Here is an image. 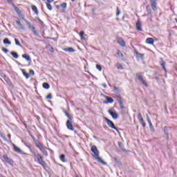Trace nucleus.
<instances>
[{"label": "nucleus", "mask_w": 177, "mask_h": 177, "mask_svg": "<svg viewBox=\"0 0 177 177\" xmlns=\"http://www.w3.org/2000/svg\"><path fill=\"white\" fill-rule=\"evenodd\" d=\"M91 151L95 154V160H97V161H98V162H100L103 165H106L107 164L106 163V162L102 160V158H100V156H99V150H97V147L96 146H93L91 147Z\"/></svg>", "instance_id": "nucleus-1"}, {"label": "nucleus", "mask_w": 177, "mask_h": 177, "mask_svg": "<svg viewBox=\"0 0 177 177\" xmlns=\"http://www.w3.org/2000/svg\"><path fill=\"white\" fill-rule=\"evenodd\" d=\"M25 22L28 26L29 28L32 30V32H33L34 35H38V32H37V30L35 29V27H34V25L31 24V22L29 21H27V19H25Z\"/></svg>", "instance_id": "nucleus-2"}, {"label": "nucleus", "mask_w": 177, "mask_h": 177, "mask_svg": "<svg viewBox=\"0 0 177 177\" xmlns=\"http://www.w3.org/2000/svg\"><path fill=\"white\" fill-rule=\"evenodd\" d=\"M105 120L106 122L108 127H110V128H112V129H115V131H118V129H117V127H115V125L114 124L113 121L110 120L107 118H105Z\"/></svg>", "instance_id": "nucleus-3"}, {"label": "nucleus", "mask_w": 177, "mask_h": 177, "mask_svg": "<svg viewBox=\"0 0 177 177\" xmlns=\"http://www.w3.org/2000/svg\"><path fill=\"white\" fill-rule=\"evenodd\" d=\"M109 114L111 115V116L112 117V118H113V120H117V118H118V113H117V112H115V111L113 109H111L108 111Z\"/></svg>", "instance_id": "nucleus-4"}, {"label": "nucleus", "mask_w": 177, "mask_h": 177, "mask_svg": "<svg viewBox=\"0 0 177 177\" xmlns=\"http://www.w3.org/2000/svg\"><path fill=\"white\" fill-rule=\"evenodd\" d=\"M147 117V121L149 123V128L152 132H154V127H153V124L151 123V120L150 119V116L149 115L146 114L145 115Z\"/></svg>", "instance_id": "nucleus-5"}, {"label": "nucleus", "mask_w": 177, "mask_h": 177, "mask_svg": "<svg viewBox=\"0 0 177 177\" xmlns=\"http://www.w3.org/2000/svg\"><path fill=\"white\" fill-rule=\"evenodd\" d=\"M137 77L139 81H140L142 84L145 85V86H149V84H147V82L144 80L143 77H142V75H140V73H137Z\"/></svg>", "instance_id": "nucleus-6"}, {"label": "nucleus", "mask_w": 177, "mask_h": 177, "mask_svg": "<svg viewBox=\"0 0 177 177\" xmlns=\"http://www.w3.org/2000/svg\"><path fill=\"white\" fill-rule=\"evenodd\" d=\"M138 120L140 121V124L145 128L146 127V122H145V120H143V117L142 116V113H139L138 115Z\"/></svg>", "instance_id": "nucleus-7"}, {"label": "nucleus", "mask_w": 177, "mask_h": 177, "mask_svg": "<svg viewBox=\"0 0 177 177\" xmlns=\"http://www.w3.org/2000/svg\"><path fill=\"white\" fill-rule=\"evenodd\" d=\"M66 127L68 129H70L71 131H74V127H73L72 119H70L66 121Z\"/></svg>", "instance_id": "nucleus-8"}, {"label": "nucleus", "mask_w": 177, "mask_h": 177, "mask_svg": "<svg viewBox=\"0 0 177 177\" xmlns=\"http://www.w3.org/2000/svg\"><path fill=\"white\" fill-rule=\"evenodd\" d=\"M37 161L39 164H40V165L43 166L44 168L46 167V163L45 162V161H44V158L42 156H41L40 158H38Z\"/></svg>", "instance_id": "nucleus-9"}, {"label": "nucleus", "mask_w": 177, "mask_h": 177, "mask_svg": "<svg viewBox=\"0 0 177 177\" xmlns=\"http://www.w3.org/2000/svg\"><path fill=\"white\" fill-rule=\"evenodd\" d=\"M117 42L119 45H121V46H125V41H124V39L122 37H117Z\"/></svg>", "instance_id": "nucleus-10"}, {"label": "nucleus", "mask_w": 177, "mask_h": 177, "mask_svg": "<svg viewBox=\"0 0 177 177\" xmlns=\"http://www.w3.org/2000/svg\"><path fill=\"white\" fill-rule=\"evenodd\" d=\"M146 43L149 44V45H153L154 40L153 39V38H147L146 39Z\"/></svg>", "instance_id": "nucleus-11"}, {"label": "nucleus", "mask_w": 177, "mask_h": 177, "mask_svg": "<svg viewBox=\"0 0 177 177\" xmlns=\"http://www.w3.org/2000/svg\"><path fill=\"white\" fill-rule=\"evenodd\" d=\"M22 57L25 59L27 62H31V57H30V55L27 54L22 55Z\"/></svg>", "instance_id": "nucleus-12"}, {"label": "nucleus", "mask_w": 177, "mask_h": 177, "mask_svg": "<svg viewBox=\"0 0 177 177\" xmlns=\"http://www.w3.org/2000/svg\"><path fill=\"white\" fill-rule=\"evenodd\" d=\"M118 101L119 102L120 109H122V110L124 109V103L122 102V100H121V97L118 98Z\"/></svg>", "instance_id": "nucleus-13"}, {"label": "nucleus", "mask_w": 177, "mask_h": 177, "mask_svg": "<svg viewBox=\"0 0 177 177\" xmlns=\"http://www.w3.org/2000/svg\"><path fill=\"white\" fill-rule=\"evenodd\" d=\"M156 0H151V5L152 6L153 10H156V9H157V8L156 7Z\"/></svg>", "instance_id": "nucleus-14"}, {"label": "nucleus", "mask_w": 177, "mask_h": 177, "mask_svg": "<svg viewBox=\"0 0 177 177\" xmlns=\"http://www.w3.org/2000/svg\"><path fill=\"white\" fill-rule=\"evenodd\" d=\"M63 50H64V52H69V53H73V52H75V50H74L73 48H63Z\"/></svg>", "instance_id": "nucleus-15"}, {"label": "nucleus", "mask_w": 177, "mask_h": 177, "mask_svg": "<svg viewBox=\"0 0 177 177\" xmlns=\"http://www.w3.org/2000/svg\"><path fill=\"white\" fill-rule=\"evenodd\" d=\"M16 23L19 28H21V30H26V28L23 26V24H21V22H20V21H16Z\"/></svg>", "instance_id": "nucleus-16"}, {"label": "nucleus", "mask_w": 177, "mask_h": 177, "mask_svg": "<svg viewBox=\"0 0 177 177\" xmlns=\"http://www.w3.org/2000/svg\"><path fill=\"white\" fill-rule=\"evenodd\" d=\"M160 66H162V67L163 70H165V71H167V69L165 68V62H164L162 58H160Z\"/></svg>", "instance_id": "nucleus-17"}, {"label": "nucleus", "mask_w": 177, "mask_h": 177, "mask_svg": "<svg viewBox=\"0 0 177 177\" xmlns=\"http://www.w3.org/2000/svg\"><path fill=\"white\" fill-rule=\"evenodd\" d=\"M32 10L35 13V15H38V8H37V6L32 5Z\"/></svg>", "instance_id": "nucleus-18"}, {"label": "nucleus", "mask_w": 177, "mask_h": 177, "mask_svg": "<svg viewBox=\"0 0 177 177\" xmlns=\"http://www.w3.org/2000/svg\"><path fill=\"white\" fill-rule=\"evenodd\" d=\"M136 28L138 31H142V25H140V21H138L136 24Z\"/></svg>", "instance_id": "nucleus-19"}, {"label": "nucleus", "mask_w": 177, "mask_h": 177, "mask_svg": "<svg viewBox=\"0 0 177 177\" xmlns=\"http://www.w3.org/2000/svg\"><path fill=\"white\" fill-rule=\"evenodd\" d=\"M3 158L6 160V161H7V162H8V164H10V162H12V159L9 158L8 156L3 155Z\"/></svg>", "instance_id": "nucleus-20"}, {"label": "nucleus", "mask_w": 177, "mask_h": 177, "mask_svg": "<svg viewBox=\"0 0 177 177\" xmlns=\"http://www.w3.org/2000/svg\"><path fill=\"white\" fill-rule=\"evenodd\" d=\"M114 100L111 98V97H106V102L105 103H113Z\"/></svg>", "instance_id": "nucleus-21"}, {"label": "nucleus", "mask_w": 177, "mask_h": 177, "mask_svg": "<svg viewBox=\"0 0 177 177\" xmlns=\"http://www.w3.org/2000/svg\"><path fill=\"white\" fill-rule=\"evenodd\" d=\"M22 74H24V77L28 80V78H30V75L24 71V69H22Z\"/></svg>", "instance_id": "nucleus-22"}, {"label": "nucleus", "mask_w": 177, "mask_h": 177, "mask_svg": "<svg viewBox=\"0 0 177 177\" xmlns=\"http://www.w3.org/2000/svg\"><path fill=\"white\" fill-rule=\"evenodd\" d=\"M14 9L19 16L22 13L21 10H20V9H19V8H17V6H14Z\"/></svg>", "instance_id": "nucleus-23"}, {"label": "nucleus", "mask_w": 177, "mask_h": 177, "mask_svg": "<svg viewBox=\"0 0 177 177\" xmlns=\"http://www.w3.org/2000/svg\"><path fill=\"white\" fill-rule=\"evenodd\" d=\"M3 44H5V45H10L12 44V42H10V41H9V39L6 38L3 39Z\"/></svg>", "instance_id": "nucleus-24"}, {"label": "nucleus", "mask_w": 177, "mask_h": 177, "mask_svg": "<svg viewBox=\"0 0 177 177\" xmlns=\"http://www.w3.org/2000/svg\"><path fill=\"white\" fill-rule=\"evenodd\" d=\"M11 55L15 59H19V55L17 54V53L12 51Z\"/></svg>", "instance_id": "nucleus-25"}, {"label": "nucleus", "mask_w": 177, "mask_h": 177, "mask_svg": "<svg viewBox=\"0 0 177 177\" xmlns=\"http://www.w3.org/2000/svg\"><path fill=\"white\" fill-rule=\"evenodd\" d=\"M32 154H33L35 158H37V160H38V158H40V157H42V156H41V154L36 153V152H33Z\"/></svg>", "instance_id": "nucleus-26"}, {"label": "nucleus", "mask_w": 177, "mask_h": 177, "mask_svg": "<svg viewBox=\"0 0 177 177\" xmlns=\"http://www.w3.org/2000/svg\"><path fill=\"white\" fill-rule=\"evenodd\" d=\"M59 158H60L61 161H62V162H66V156H64V154H62L59 156Z\"/></svg>", "instance_id": "nucleus-27"}, {"label": "nucleus", "mask_w": 177, "mask_h": 177, "mask_svg": "<svg viewBox=\"0 0 177 177\" xmlns=\"http://www.w3.org/2000/svg\"><path fill=\"white\" fill-rule=\"evenodd\" d=\"M84 34H85L84 32V31H81L80 32V34H79V35L80 36V38H82V39H86V37H85L84 36Z\"/></svg>", "instance_id": "nucleus-28"}, {"label": "nucleus", "mask_w": 177, "mask_h": 177, "mask_svg": "<svg viewBox=\"0 0 177 177\" xmlns=\"http://www.w3.org/2000/svg\"><path fill=\"white\" fill-rule=\"evenodd\" d=\"M43 88H44V89H49V88H50V86L48 83H44Z\"/></svg>", "instance_id": "nucleus-29"}, {"label": "nucleus", "mask_w": 177, "mask_h": 177, "mask_svg": "<svg viewBox=\"0 0 177 177\" xmlns=\"http://www.w3.org/2000/svg\"><path fill=\"white\" fill-rule=\"evenodd\" d=\"M37 147H38V149H39V150L41 151L42 149H44V147H42V145H41V143L38 142L36 144Z\"/></svg>", "instance_id": "nucleus-30"}, {"label": "nucleus", "mask_w": 177, "mask_h": 177, "mask_svg": "<svg viewBox=\"0 0 177 177\" xmlns=\"http://www.w3.org/2000/svg\"><path fill=\"white\" fill-rule=\"evenodd\" d=\"M14 149L15 150V151H17L18 153H21V149H20V148L16 147V145H14Z\"/></svg>", "instance_id": "nucleus-31"}, {"label": "nucleus", "mask_w": 177, "mask_h": 177, "mask_svg": "<svg viewBox=\"0 0 177 177\" xmlns=\"http://www.w3.org/2000/svg\"><path fill=\"white\" fill-rule=\"evenodd\" d=\"M41 151L43 153V154H44V156H46V157H48V151H46L45 149L43 148Z\"/></svg>", "instance_id": "nucleus-32"}, {"label": "nucleus", "mask_w": 177, "mask_h": 177, "mask_svg": "<svg viewBox=\"0 0 177 177\" xmlns=\"http://www.w3.org/2000/svg\"><path fill=\"white\" fill-rule=\"evenodd\" d=\"M47 8L48 9V10H52L53 9V8L52 7V5L49 4V3H46Z\"/></svg>", "instance_id": "nucleus-33"}, {"label": "nucleus", "mask_w": 177, "mask_h": 177, "mask_svg": "<svg viewBox=\"0 0 177 177\" xmlns=\"http://www.w3.org/2000/svg\"><path fill=\"white\" fill-rule=\"evenodd\" d=\"M147 10L149 15H151V9L150 8V6H147Z\"/></svg>", "instance_id": "nucleus-34"}, {"label": "nucleus", "mask_w": 177, "mask_h": 177, "mask_svg": "<svg viewBox=\"0 0 177 177\" xmlns=\"http://www.w3.org/2000/svg\"><path fill=\"white\" fill-rule=\"evenodd\" d=\"M119 147L121 148L122 150H125V148L124 147V145L122 144V142H118Z\"/></svg>", "instance_id": "nucleus-35"}, {"label": "nucleus", "mask_w": 177, "mask_h": 177, "mask_svg": "<svg viewBox=\"0 0 177 177\" xmlns=\"http://www.w3.org/2000/svg\"><path fill=\"white\" fill-rule=\"evenodd\" d=\"M15 44L17 45L18 46H21V44H20V41H19V39H15Z\"/></svg>", "instance_id": "nucleus-36"}, {"label": "nucleus", "mask_w": 177, "mask_h": 177, "mask_svg": "<svg viewBox=\"0 0 177 177\" xmlns=\"http://www.w3.org/2000/svg\"><path fill=\"white\" fill-rule=\"evenodd\" d=\"M118 55L119 56V57H122L124 56V55H122V53H121V51L120 50H118Z\"/></svg>", "instance_id": "nucleus-37"}, {"label": "nucleus", "mask_w": 177, "mask_h": 177, "mask_svg": "<svg viewBox=\"0 0 177 177\" xmlns=\"http://www.w3.org/2000/svg\"><path fill=\"white\" fill-rule=\"evenodd\" d=\"M61 8H63V9H66L67 8V3H62Z\"/></svg>", "instance_id": "nucleus-38"}, {"label": "nucleus", "mask_w": 177, "mask_h": 177, "mask_svg": "<svg viewBox=\"0 0 177 177\" xmlns=\"http://www.w3.org/2000/svg\"><path fill=\"white\" fill-rule=\"evenodd\" d=\"M120 15H121V11L120 10V8H118V7H117L116 16L118 17V16H120Z\"/></svg>", "instance_id": "nucleus-39"}, {"label": "nucleus", "mask_w": 177, "mask_h": 177, "mask_svg": "<svg viewBox=\"0 0 177 177\" xmlns=\"http://www.w3.org/2000/svg\"><path fill=\"white\" fill-rule=\"evenodd\" d=\"M96 68L97 70H98L99 71H102V66L97 64L96 65Z\"/></svg>", "instance_id": "nucleus-40"}, {"label": "nucleus", "mask_w": 177, "mask_h": 177, "mask_svg": "<svg viewBox=\"0 0 177 177\" xmlns=\"http://www.w3.org/2000/svg\"><path fill=\"white\" fill-rule=\"evenodd\" d=\"M137 56L138 57H140V59H142L143 56H145V55L138 53Z\"/></svg>", "instance_id": "nucleus-41"}, {"label": "nucleus", "mask_w": 177, "mask_h": 177, "mask_svg": "<svg viewBox=\"0 0 177 177\" xmlns=\"http://www.w3.org/2000/svg\"><path fill=\"white\" fill-rule=\"evenodd\" d=\"M2 50L3 52H4V53H9V50H8L7 48H3Z\"/></svg>", "instance_id": "nucleus-42"}, {"label": "nucleus", "mask_w": 177, "mask_h": 177, "mask_svg": "<svg viewBox=\"0 0 177 177\" xmlns=\"http://www.w3.org/2000/svg\"><path fill=\"white\" fill-rule=\"evenodd\" d=\"M65 115H66V117H68V118L69 120H72V118H71V116L68 114V113L65 112Z\"/></svg>", "instance_id": "nucleus-43"}, {"label": "nucleus", "mask_w": 177, "mask_h": 177, "mask_svg": "<svg viewBox=\"0 0 177 177\" xmlns=\"http://www.w3.org/2000/svg\"><path fill=\"white\" fill-rule=\"evenodd\" d=\"M114 92H115V93H119L118 87L114 86Z\"/></svg>", "instance_id": "nucleus-44"}, {"label": "nucleus", "mask_w": 177, "mask_h": 177, "mask_svg": "<svg viewBox=\"0 0 177 177\" xmlns=\"http://www.w3.org/2000/svg\"><path fill=\"white\" fill-rule=\"evenodd\" d=\"M4 80L7 82V84H10V80L8 79V77H6Z\"/></svg>", "instance_id": "nucleus-45"}, {"label": "nucleus", "mask_w": 177, "mask_h": 177, "mask_svg": "<svg viewBox=\"0 0 177 177\" xmlns=\"http://www.w3.org/2000/svg\"><path fill=\"white\" fill-rule=\"evenodd\" d=\"M46 99H48V100H50V99H52V94H48L46 97Z\"/></svg>", "instance_id": "nucleus-46"}, {"label": "nucleus", "mask_w": 177, "mask_h": 177, "mask_svg": "<svg viewBox=\"0 0 177 177\" xmlns=\"http://www.w3.org/2000/svg\"><path fill=\"white\" fill-rule=\"evenodd\" d=\"M19 17H21V19H22V20H25L24 19V15H23V13H21V15H19Z\"/></svg>", "instance_id": "nucleus-47"}, {"label": "nucleus", "mask_w": 177, "mask_h": 177, "mask_svg": "<svg viewBox=\"0 0 177 177\" xmlns=\"http://www.w3.org/2000/svg\"><path fill=\"white\" fill-rule=\"evenodd\" d=\"M165 129H167V127H165L164 130H165V135H167V139H168V131H166Z\"/></svg>", "instance_id": "nucleus-48"}, {"label": "nucleus", "mask_w": 177, "mask_h": 177, "mask_svg": "<svg viewBox=\"0 0 177 177\" xmlns=\"http://www.w3.org/2000/svg\"><path fill=\"white\" fill-rule=\"evenodd\" d=\"M52 2H53V0H47V2L46 3L50 4L52 3Z\"/></svg>", "instance_id": "nucleus-49"}, {"label": "nucleus", "mask_w": 177, "mask_h": 177, "mask_svg": "<svg viewBox=\"0 0 177 177\" xmlns=\"http://www.w3.org/2000/svg\"><path fill=\"white\" fill-rule=\"evenodd\" d=\"M29 73L31 75H34V74H35L34 71H32V70H30Z\"/></svg>", "instance_id": "nucleus-50"}, {"label": "nucleus", "mask_w": 177, "mask_h": 177, "mask_svg": "<svg viewBox=\"0 0 177 177\" xmlns=\"http://www.w3.org/2000/svg\"><path fill=\"white\" fill-rule=\"evenodd\" d=\"M118 68H121V69H122V65L119 64V65L118 66Z\"/></svg>", "instance_id": "nucleus-51"}, {"label": "nucleus", "mask_w": 177, "mask_h": 177, "mask_svg": "<svg viewBox=\"0 0 177 177\" xmlns=\"http://www.w3.org/2000/svg\"><path fill=\"white\" fill-rule=\"evenodd\" d=\"M1 77H3V78H6V75H4V73H1Z\"/></svg>", "instance_id": "nucleus-52"}, {"label": "nucleus", "mask_w": 177, "mask_h": 177, "mask_svg": "<svg viewBox=\"0 0 177 177\" xmlns=\"http://www.w3.org/2000/svg\"><path fill=\"white\" fill-rule=\"evenodd\" d=\"M102 86H103L104 88H107V84H102Z\"/></svg>", "instance_id": "nucleus-53"}, {"label": "nucleus", "mask_w": 177, "mask_h": 177, "mask_svg": "<svg viewBox=\"0 0 177 177\" xmlns=\"http://www.w3.org/2000/svg\"><path fill=\"white\" fill-rule=\"evenodd\" d=\"M7 2H8V3H12V0H7Z\"/></svg>", "instance_id": "nucleus-54"}, {"label": "nucleus", "mask_w": 177, "mask_h": 177, "mask_svg": "<svg viewBox=\"0 0 177 177\" xmlns=\"http://www.w3.org/2000/svg\"><path fill=\"white\" fill-rule=\"evenodd\" d=\"M50 52H53V48H50Z\"/></svg>", "instance_id": "nucleus-55"}, {"label": "nucleus", "mask_w": 177, "mask_h": 177, "mask_svg": "<svg viewBox=\"0 0 177 177\" xmlns=\"http://www.w3.org/2000/svg\"><path fill=\"white\" fill-rule=\"evenodd\" d=\"M75 0H71L72 2H74Z\"/></svg>", "instance_id": "nucleus-56"}]
</instances>
